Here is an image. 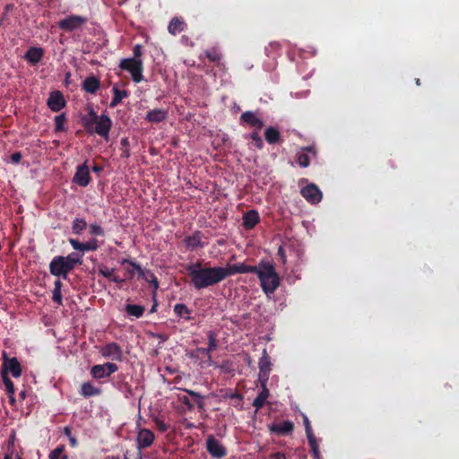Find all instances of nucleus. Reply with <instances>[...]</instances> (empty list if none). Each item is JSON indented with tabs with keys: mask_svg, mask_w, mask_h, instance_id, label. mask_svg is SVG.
<instances>
[{
	"mask_svg": "<svg viewBox=\"0 0 459 459\" xmlns=\"http://www.w3.org/2000/svg\"><path fill=\"white\" fill-rule=\"evenodd\" d=\"M208 336V349L214 351L217 349L218 342L217 335L213 331H209L207 333Z\"/></svg>",
	"mask_w": 459,
	"mask_h": 459,
	"instance_id": "a18cd8bd",
	"label": "nucleus"
},
{
	"mask_svg": "<svg viewBox=\"0 0 459 459\" xmlns=\"http://www.w3.org/2000/svg\"><path fill=\"white\" fill-rule=\"evenodd\" d=\"M64 434L66 435L68 441H70V445L73 448H75L77 446L76 437L72 434V429L70 427L64 428Z\"/></svg>",
	"mask_w": 459,
	"mask_h": 459,
	"instance_id": "09e8293b",
	"label": "nucleus"
},
{
	"mask_svg": "<svg viewBox=\"0 0 459 459\" xmlns=\"http://www.w3.org/2000/svg\"><path fill=\"white\" fill-rule=\"evenodd\" d=\"M307 152H312L313 155H316L312 147H307L304 149V151L298 152L296 155V162L301 168H307L309 166L310 160Z\"/></svg>",
	"mask_w": 459,
	"mask_h": 459,
	"instance_id": "c85d7f7f",
	"label": "nucleus"
},
{
	"mask_svg": "<svg viewBox=\"0 0 459 459\" xmlns=\"http://www.w3.org/2000/svg\"><path fill=\"white\" fill-rule=\"evenodd\" d=\"M129 147V139L122 138L121 139V148Z\"/></svg>",
	"mask_w": 459,
	"mask_h": 459,
	"instance_id": "774afa93",
	"label": "nucleus"
},
{
	"mask_svg": "<svg viewBox=\"0 0 459 459\" xmlns=\"http://www.w3.org/2000/svg\"><path fill=\"white\" fill-rule=\"evenodd\" d=\"M303 423L305 428V434H307V440L316 439V436L313 433L312 427L310 426L307 416L303 415Z\"/></svg>",
	"mask_w": 459,
	"mask_h": 459,
	"instance_id": "37998d69",
	"label": "nucleus"
},
{
	"mask_svg": "<svg viewBox=\"0 0 459 459\" xmlns=\"http://www.w3.org/2000/svg\"><path fill=\"white\" fill-rule=\"evenodd\" d=\"M247 137L253 140V144L255 147H256L257 150L263 149V139L259 135L258 131H254V133L250 134L248 136L246 135V138Z\"/></svg>",
	"mask_w": 459,
	"mask_h": 459,
	"instance_id": "79ce46f5",
	"label": "nucleus"
},
{
	"mask_svg": "<svg viewBox=\"0 0 459 459\" xmlns=\"http://www.w3.org/2000/svg\"><path fill=\"white\" fill-rule=\"evenodd\" d=\"M154 433L145 428H143L137 431L136 445L138 452H142L143 448L150 447L154 442Z\"/></svg>",
	"mask_w": 459,
	"mask_h": 459,
	"instance_id": "ddd939ff",
	"label": "nucleus"
},
{
	"mask_svg": "<svg viewBox=\"0 0 459 459\" xmlns=\"http://www.w3.org/2000/svg\"><path fill=\"white\" fill-rule=\"evenodd\" d=\"M259 222V214L255 210H249L242 217V226L246 230H251Z\"/></svg>",
	"mask_w": 459,
	"mask_h": 459,
	"instance_id": "412c9836",
	"label": "nucleus"
},
{
	"mask_svg": "<svg viewBox=\"0 0 459 459\" xmlns=\"http://www.w3.org/2000/svg\"><path fill=\"white\" fill-rule=\"evenodd\" d=\"M257 270L258 265H247L244 263H237L234 264H228L225 267H221V271L225 273L226 278L238 273H255Z\"/></svg>",
	"mask_w": 459,
	"mask_h": 459,
	"instance_id": "1a4fd4ad",
	"label": "nucleus"
},
{
	"mask_svg": "<svg viewBox=\"0 0 459 459\" xmlns=\"http://www.w3.org/2000/svg\"><path fill=\"white\" fill-rule=\"evenodd\" d=\"M48 108L54 112H59L65 106V101L63 93L59 91H55L50 93L47 101Z\"/></svg>",
	"mask_w": 459,
	"mask_h": 459,
	"instance_id": "a211bd4d",
	"label": "nucleus"
},
{
	"mask_svg": "<svg viewBox=\"0 0 459 459\" xmlns=\"http://www.w3.org/2000/svg\"><path fill=\"white\" fill-rule=\"evenodd\" d=\"M168 117V110L162 108L151 109L146 114V120L150 123H160Z\"/></svg>",
	"mask_w": 459,
	"mask_h": 459,
	"instance_id": "b1692460",
	"label": "nucleus"
},
{
	"mask_svg": "<svg viewBox=\"0 0 459 459\" xmlns=\"http://www.w3.org/2000/svg\"><path fill=\"white\" fill-rule=\"evenodd\" d=\"M22 158L21 152H14L10 155V162L17 165L22 160Z\"/></svg>",
	"mask_w": 459,
	"mask_h": 459,
	"instance_id": "6e6d98bb",
	"label": "nucleus"
},
{
	"mask_svg": "<svg viewBox=\"0 0 459 459\" xmlns=\"http://www.w3.org/2000/svg\"><path fill=\"white\" fill-rule=\"evenodd\" d=\"M55 257L59 260H63V262L68 263L73 266H76L82 263V255L78 253H70L68 255H56Z\"/></svg>",
	"mask_w": 459,
	"mask_h": 459,
	"instance_id": "f704fd0d",
	"label": "nucleus"
},
{
	"mask_svg": "<svg viewBox=\"0 0 459 459\" xmlns=\"http://www.w3.org/2000/svg\"><path fill=\"white\" fill-rule=\"evenodd\" d=\"M63 284L60 281V279L55 281L54 282V290H52V301L56 303L59 306H63V294H61V287Z\"/></svg>",
	"mask_w": 459,
	"mask_h": 459,
	"instance_id": "473e14b6",
	"label": "nucleus"
},
{
	"mask_svg": "<svg viewBox=\"0 0 459 459\" xmlns=\"http://www.w3.org/2000/svg\"><path fill=\"white\" fill-rule=\"evenodd\" d=\"M74 268L75 265L63 262V260L56 257L52 258L50 264H48V271H50L51 275L65 280L68 278V273Z\"/></svg>",
	"mask_w": 459,
	"mask_h": 459,
	"instance_id": "39448f33",
	"label": "nucleus"
},
{
	"mask_svg": "<svg viewBox=\"0 0 459 459\" xmlns=\"http://www.w3.org/2000/svg\"><path fill=\"white\" fill-rule=\"evenodd\" d=\"M118 367L117 364L112 362H106L104 364H97L90 368V376L93 379L100 380L105 377H108L111 374L117 372Z\"/></svg>",
	"mask_w": 459,
	"mask_h": 459,
	"instance_id": "423d86ee",
	"label": "nucleus"
},
{
	"mask_svg": "<svg viewBox=\"0 0 459 459\" xmlns=\"http://www.w3.org/2000/svg\"><path fill=\"white\" fill-rule=\"evenodd\" d=\"M184 392L188 394V395L192 396V398L195 399L197 407H199L200 410H204V397L199 393H196L191 389H183Z\"/></svg>",
	"mask_w": 459,
	"mask_h": 459,
	"instance_id": "58836bf2",
	"label": "nucleus"
},
{
	"mask_svg": "<svg viewBox=\"0 0 459 459\" xmlns=\"http://www.w3.org/2000/svg\"><path fill=\"white\" fill-rule=\"evenodd\" d=\"M113 99L110 100L109 107L116 108L124 99L129 97V92L126 90H120L117 85L113 86Z\"/></svg>",
	"mask_w": 459,
	"mask_h": 459,
	"instance_id": "bb28decb",
	"label": "nucleus"
},
{
	"mask_svg": "<svg viewBox=\"0 0 459 459\" xmlns=\"http://www.w3.org/2000/svg\"><path fill=\"white\" fill-rule=\"evenodd\" d=\"M278 255L280 258H281L282 263L285 264L287 262V258L285 257V253L282 246L279 247Z\"/></svg>",
	"mask_w": 459,
	"mask_h": 459,
	"instance_id": "0e129e2a",
	"label": "nucleus"
},
{
	"mask_svg": "<svg viewBox=\"0 0 459 459\" xmlns=\"http://www.w3.org/2000/svg\"><path fill=\"white\" fill-rule=\"evenodd\" d=\"M300 195L311 204H317L322 199L321 190L315 184H309L300 188Z\"/></svg>",
	"mask_w": 459,
	"mask_h": 459,
	"instance_id": "9b49d317",
	"label": "nucleus"
},
{
	"mask_svg": "<svg viewBox=\"0 0 459 459\" xmlns=\"http://www.w3.org/2000/svg\"><path fill=\"white\" fill-rule=\"evenodd\" d=\"M205 448L213 458H221L226 455V448L212 435H209L205 440Z\"/></svg>",
	"mask_w": 459,
	"mask_h": 459,
	"instance_id": "f8f14e48",
	"label": "nucleus"
},
{
	"mask_svg": "<svg viewBox=\"0 0 459 459\" xmlns=\"http://www.w3.org/2000/svg\"><path fill=\"white\" fill-rule=\"evenodd\" d=\"M179 400L181 403H183V404L186 405L188 410H193L194 406L187 396L180 397Z\"/></svg>",
	"mask_w": 459,
	"mask_h": 459,
	"instance_id": "13d9d810",
	"label": "nucleus"
},
{
	"mask_svg": "<svg viewBox=\"0 0 459 459\" xmlns=\"http://www.w3.org/2000/svg\"><path fill=\"white\" fill-rule=\"evenodd\" d=\"M2 374L12 375L14 378L22 376V366L16 357L8 358L5 351L2 352Z\"/></svg>",
	"mask_w": 459,
	"mask_h": 459,
	"instance_id": "0eeeda50",
	"label": "nucleus"
},
{
	"mask_svg": "<svg viewBox=\"0 0 459 459\" xmlns=\"http://www.w3.org/2000/svg\"><path fill=\"white\" fill-rule=\"evenodd\" d=\"M2 381H4L6 394L11 396L14 395V385L13 382L10 379L9 376L6 374H2Z\"/></svg>",
	"mask_w": 459,
	"mask_h": 459,
	"instance_id": "a19ab883",
	"label": "nucleus"
},
{
	"mask_svg": "<svg viewBox=\"0 0 459 459\" xmlns=\"http://www.w3.org/2000/svg\"><path fill=\"white\" fill-rule=\"evenodd\" d=\"M101 394V389L96 385H94L91 382H84L81 385L80 394L84 398H90L92 396H100Z\"/></svg>",
	"mask_w": 459,
	"mask_h": 459,
	"instance_id": "4be33fe9",
	"label": "nucleus"
},
{
	"mask_svg": "<svg viewBox=\"0 0 459 459\" xmlns=\"http://www.w3.org/2000/svg\"><path fill=\"white\" fill-rule=\"evenodd\" d=\"M174 312L179 318H184L186 321L191 319V310L185 304H176Z\"/></svg>",
	"mask_w": 459,
	"mask_h": 459,
	"instance_id": "c9c22d12",
	"label": "nucleus"
},
{
	"mask_svg": "<svg viewBox=\"0 0 459 459\" xmlns=\"http://www.w3.org/2000/svg\"><path fill=\"white\" fill-rule=\"evenodd\" d=\"M110 281H113L115 283H123L125 282V279L124 278H121L117 275H114L112 276V278L108 279Z\"/></svg>",
	"mask_w": 459,
	"mask_h": 459,
	"instance_id": "338daca9",
	"label": "nucleus"
},
{
	"mask_svg": "<svg viewBox=\"0 0 459 459\" xmlns=\"http://www.w3.org/2000/svg\"><path fill=\"white\" fill-rule=\"evenodd\" d=\"M14 437V436H13ZM14 455V442L13 438H11V440L8 443V446H6V453L4 455V459H13Z\"/></svg>",
	"mask_w": 459,
	"mask_h": 459,
	"instance_id": "603ef678",
	"label": "nucleus"
},
{
	"mask_svg": "<svg viewBox=\"0 0 459 459\" xmlns=\"http://www.w3.org/2000/svg\"><path fill=\"white\" fill-rule=\"evenodd\" d=\"M121 157L124 159H129V157H130L129 147L121 148Z\"/></svg>",
	"mask_w": 459,
	"mask_h": 459,
	"instance_id": "e2e57ef3",
	"label": "nucleus"
},
{
	"mask_svg": "<svg viewBox=\"0 0 459 459\" xmlns=\"http://www.w3.org/2000/svg\"><path fill=\"white\" fill-rule=\"evenodd\" d=\"M139 277H141L143 280L150 283L152 288H153L154 291L159 289V281L157 280L154 273L149 270L145 269L141 273L138 274Z\"/></svg>",
	"mask_w": 459,
	"mask_h": 459,
	"instance_id": "7c9ffc66",
	"label": "nucleus"
},
{
	"mask_svg": "<svg viewBox=\"0 0 459 459\" xmlns=\"http://www.w3.org/2000/svg\"><path fill=\"white\" fill-rule=\"evenodd\" d=\"M86 22V18L80 15H70L58 22L59 29L71 32L79 30Z\"/></svg>",
	"mask_w": 459,
	"mask_h": 459,
	"instance_id": "6e6552de",
	"label": "nucleus"
},
{
	"mask_svg": "<svg viewBox=\"0 0 459 459\" xmlns=\"http://www.w3.org/2000/svg\"><path fill=\"white\" fill-rule=\"evenodd\" d=\"M64 446H59L51 450L48 454V459H60L63 457Z\"/></svg>",
	"mask_w": 459,
	"mask_h": 459,
	"instance_id": "8fccbe9b",
	"label": "nucleus"
},
{
	"mask_svg": "<svg viewBox=\"0 0 459 459\" xmlns=\"http://www.w3.org/2000/svg\"><path fill=\"white\" fill-rule=\"evenodd\" d=\"M100 88V81L95 76H89L82 82V89L89 94H96Z\"/></svg>",
	"mask_w": 459,
	"mask_h": 459,
	"instance_id": "393cba45",
	"label": "nucleus"
},
{
	"mask_svg": "<svg viewBox=\"0 0 459 459\" xmlns=\"http://www.w3.org/2000/svg\"><path fill=\"white\" fill-rule=\"evenodd\" d=\"M90 234L92 236H103V230L100 224L91 223L89 226Z\"/></svg>",
	"mask_w": 459,
	"mask_h": 459,
	"instance_id": "3c124183",
	"label": "nucleus"
},
{
	"mask_svg": "<svg viewBox=\"0 0 459 459\" xmlns=\"http://www.w3.org/2000/svg\"><path fill=\"white\" fill-rule=\"evenodd\" d=\"M118 68L130 74L131 80L134 83H140L143 82V60L137 58H124L121 59Z\"/></svg>",
	"mask_w": 459,
	"mask_h": 459,
	"instance_id": "20e7f679",
	"label": "nucleus"
},
{
	"mask_svg": "<svg viewBox=\"0 0 459 459\" xmlns=\"http://www.w3.org/2000/svg\"><path fill=\"white\" fill-rule=\"evenodd\" d=\"M70 244L73 247V249L84 253V245L83 242H81L77 239H70Z\"/></svg>",
	"mask_w": 459,
	"mask_h": 459,
	"instance_id": "5fc2aeb1",
	"label": "nucleus"
},
{
	"mask_svg": "<svg viewBox=\"0 0 459 459\" xmlns=\"http://www.w3.org/2000/svg\"><path fill=\"white\" fill-rule=\"evenodd\" d=\"M255 274L257 275L259 282H261L263 292L269 298L273 295L280 286V277L275 271L274 264L265 260L260 261Z\"/></svg>",
	"mask_w": 459,
	"mask_h": 459,
	"instance_id": "f03ea898",
	"label": "nucleus"
},
{
	"mask_svg": "<svg viewBox=\"0 0 459 459\" xmlns=\"http://www.w3.org/2000/svg\"><path fill=\"white\" fill-rule=\"evenodd\" d=\"M222 396H224V398L226 399H234L239 397V395L237 393L231 390L226 391L225 394H223Z\"/></svg>",
	"mask_w": 459,
	"mask_h": 459,
	"instance_id": "680f3d73",
	"label": "nucleus"
},
{
	"mask_svg": "<svg viewBox=\"0 0 459 459\" xmlns=\"http://www.w3.org/2000/svg\"><path fill=\"white\" fill-rule=\"evenodd\" d=\"M240 122L242 125H246L254 128L255 131H259L264 126L263 119L253 111H246L242 113L240 117Z\"/></svg>",
	"mask_w": 459,
	"mask_h": 459,
	"instance_id": "2eb2a0df",
	"label": "nucleus"
},
{
	"mask_svg": "<svg viewBox=\"0 0 459 459\" xmlns=\"http://www.w3.org/2000/svg\"><path fill=\"white\" fill-rule=\"evenodd\" d=\"M212 352V350L208 348L199 347L192 351L190 353V358L195 359L200 356H204L207 358V365L212 366V357H211V353Z\"/></svg>",
	"mask_w": 459,
	"mask_h": 459,
	"instance_id": "2f4dec72",
	"label": "nucleus"
},
{
	"mask_svg": "<svg viewBox=\"0 0 459 459\" xmlns=\"http://www.w3.org/2000/svg\"><path fill=\"white\" fill-rule=\"evenodd\" d=\"M65 116L64 113L55 117V130H56V132H63L65 130Z\"/></svg>",
	"mask_w": 459,
	"mask_h": 459,
	"instance_id": "c03bdc74",
	"label": "nucleus"
},
{
	"mask_svg": "<svg viewBox=\"0 0 459 459\" xmlns=\"http://www.w3.org/2000/svg\"><path fill=\"white\" fill-rule=\"evenodd\" d=\"M269 430L271 433H274L279 436L290 435L293 431V423L290 420H284L279 423H272L269 425Z\"/></svg>",
	"mask_w": 459,
	"mask_h": 459,
	"instance_id": "6ab92c4d",
	"label": "nucleus"
},
{
	"mask_svg": "<svg viewBox=\"0 0 459 459\" xmlns=\"http://www.w3.org/2000/svg\"><path fill=\"white\" fill-rule=\"evenodd\" d=\"M269 459H287V457L283 453L278 452L271 455Z\"/></svg>",
	"mask_w": 459,
	"mask_h": 459,
	"instance_id": "69168bd1",
	"label": "nucleus"
},
{
	"mask_svg": "<svg viewBox=\"0 0 459 459\" xmlns=\"http://www.w3.org/2000/svg\"><path fill=\"white\" fill-rule=\"evenodd\" d=\"M203 238L204 234L200 230H195L192 235L185 237L183 243L188 250L204 248L205 247V243Z\"/></svg>",
	"mask_w": 459,
	"mask_h": 459,
	"instance_id": "dca6fc26",
	"label": "nucleus"
},
{
	"mask_svg": "<svg viewBox=\"0 0 459 459\" xmlns=\"http://www.w3.org/2000/svg\"><path fill=\"white\" fill-rule=\"evenodd\" d=\"M113 273L114 269H109L106 266H101L100 269H98V274L102 275L108 279H110L112 276H114Z\"/></svg>",
	"mask_w": 459,
	"mask_h": 459,
	"instance_id": "864d4df0",
	"label": "nucleus"
},
{
	"mask_svg": "<svg viewBox=\"0 0 459 459\" xmlns=\"http://www.w3.org/2000/svg\"><path fill=\"white\" fill-rule=\"evenodd\" d=\"M186 271L195 290H204L226 279L221 266L203 267L200 263H195L187 265Z\"/></svg>",
	"mask_w": 459,
	"mask_h": 459,
	"instance_id": "f257e3e1",
	"label": "nucleus"
},
{
	"mask_svg": "<svg viewBox=\"0 0 459 459\" xmlns=\"http://www.w3.org/2000/svg\"><path fill=\"white\" fill-rule=\"evenodd\" d=\"M100 352L101 357L111 360L121 361L123 359L122 348L115 342H109L100 347Z\"/></svg>",
	"mask_w": 459,
	"mask_h": 459,
	"instance_id": "9d476101",
	"label": "nucleus"
},
{
	"mask_svg": "<svg viewBox=\"0 0 459 459\" xmlns=\"http://www.w3.org/2000/svg\"><path fill=\"white\" fill-rule=\"evenodd\" d=\"M186 29V23L182 18L175 17L172 18L168 25V31L172 35H177L184 31Z\"/></svg>",
	"mask_w": 459,
	"mask_h": 459,
	"instance_id": "a878e982",
	"label": "nucleus"
},
{
	"mask_svg": "<svg viewBox=\"0 0 459 459\" xmlns=\"http://www.w3.org/2000/svg\"><path fill=\"white\" fill-rule=\"evenodd\" d=\"M262 390L258 393L256 398L254 399L253 406L256 408V410H260L263 408L264 403H266V399L270 395V392L266 387V383H261Z\"/></svg>",
	"mask_w": 459,
	"mask_h": 459,
	"instance_id": "cd10ccee",
	"label": "nucleus"
},
{
	"mask_svg": "<svg viewBox=\"0 0 459 459\" xmlns=\"http://www.w3.org/2000/svg\"><path fill=\"white\" fill-rule=\"evenodd\" d=\"M271 50H273L275 52H278L279 49H280V44L277 43V42H272L268 48H266V52H267V55H270L268 52Z\"/></svg>",
	"mask_w": 459,
	"mask_h": 459,
	"instance_id": "052dcab7",
	"label": "nucleus"
},
{
	"mask_svg": "<svg viewBox=\"0 0 459 459\" xmlns=\"http://www.w3.org/2000/svg\"><path fill=\"white\" fill-rule=\"evenodd\" d=\"M121 265L126 266V273L128 278L132 279L134 275L141 273L144 269L139 264L130 259H122Z\"/></svg>",
	"mask_w": 459,
	"mask_h": 459,
	"instance_id": "5701e85b",
	"label": "nucleus"
},
{
	"mask_svg": "<svg viewBox=\"0 0 459 459\" xmlns=\"http://www.w3.org/2000/svg\"><path fill=\"white\" fill-rule=\"evenodd\" d=\"M134 56L131 58L142 59L143 47L142 45H134L133 49Z\"/></svg>",
	"mask_w": 459,
	"mask_h": 459,
	"instance_id": "4d7b16f0",
	"label": "nucleus"
},
{
	"mask_svg": "<svg viewBox=\"0 0 459 459\" xmlns=\"http://www.w3.org/2000/svg\"><path fill=\"white\" fill-rule=\"evenodd\" d=\"M113 385L115 388H117L118 391H120L121 394H125V396L126 398H129L132 396V390H131V386L128 382H126L123 379H118L114 382Z\"/></svg>",
	"mask_w": 459,
	"mask_h": 459,
	"instance_id": "72a5a7b5",
	"label": "nucleus"
},
{
	"mask_svg": "<svg viewBox=\"0 0 459 459\" xmlns=\"http://www.w3.org/2000/svg\"><path fill=\"white\" fill-rule=\"evenodd\" d=\"M125 310L126 315L140 318L143 316L144 307L142 305H126Z\"/></svg>",
	"mask_w": 459,
	"mask_h": 459,
	"instance_id": "e433bc0d",
	"label": "nucleus"
},
{
	"mask_svg": "<svg viewBox=\"0 0 459 459\" xmlns=\"http://www.w3.org/2000/svg\"><path fill=\"white\" fill-rule=\"evenodd\" d=\"M86 228V221L83 218H75L72 223V230L74 234H81Z\"/></svg>",
	"mask_w": 459,
	"mask_h": 459,
	"instance_id": "4c0bfd02",
	"label": "nucleus"
},
{
	"mask_svg": "<svg viewBox=\"0 0 459 459\" xmlns=\"http://www.w3.org/2000/svg\"><path fill=\"white\" fill-rule=\"evenodd\" d=\"M90 171L86 161L77 167L73 182L80 186L86 187L90 183Z\"/></svg>",
	"mask_w": 459,
	"mask_h": 459,
	"instance_id": "f3484780",
	"label": "nucleus"
},
{
	"mask_svg": "<svg viewBox=\"0 0 459 459\" xmlns=\"http://www.w3.org/2000/svg\"><path fill=\"white\" fill-rule=\"evenodd\" d=\"M43 56L44 50L42 48L30 47L27 49L25 55H23V58H25L26 62L30 65H35L42 60Z\"/></svg>",
	"mask_w": 459,
	"mask_h": 459,
	"instance_id": "aec40b11",
	"label": "nucleus"
},
{
	"mask_svg": "<svg viewBox=\"0 0 459 459\" xmlns=\"http://www.w3.org/2000/svg\"><path fill=\"white\" fill-rule=\"evenodd\" d=\"M180 41L182 44H184L185 46H190V47H193L194 46V43L193 41L191 40L190 38H188L187 36L186 35H183L181 36L180 38Z\"/></svg>",
	"mask_w": 459,
	"mask_h": 459,
	"instance_id": "bf43d9fd",
	"label": "nucleus"
},
{
	"mask_svg": "<svg viewBox=\"0 0 459 459\" xmlns=\"http://www.w3.org/2000/svg\"><path fill=\"white\" fill-rule=\"evenodd\" d=\"M84 252L96 251L99 247V243L96 238H91L86 242H83Z\"/></svg>",
	"mask_w": 459,
	"mask_h": 459,
	"instance_id": "de8ad7c7",
	"label": "nucleus"
},
{
	"mask_svg": "<svg viewBox=\"0 0 459 459\" xmlns=\"http://www.w3.org/2000/svg\"><path fill=\"white\" fill-rule=\"evenodd\" d=\"M205 56L212 62H220L221 54L216 48H212L204 51Z\"/></svg>",
	"mask_w": 459,
	"mask_h": 459,
	"instance_id": "ea45409f",
	"label": "nucleus"
},
{
	"mask_svg": "<svg viewBox=\"0 0 459 459\" xmlns=\"http://www.w3.org/2000/svg\"><path fill=\"white\" fill-rule=\"evenodd\" d=\"M83 126L89 134H97L108 140L111 127V119L106 114L97 116L93 109H90L88 117L83 118Z\"/></svg>",
	"mask_w": 459,
	"mask_h": 459,
	"instance_id": "7ed1b4c3",
	"label": "nucleus"
},
{
	"mask_svg": "<svg viewBox=\"0 0 459 459\" xmlns=\"http://www.w3.org/2000/svg\"><path fill=\"white\" fill-rule=\"evenodd\" d=\"M265 136L266 143L270 144H275L281 142V134L279 129L274 126H270L265 129Z\"/></svg>",
	"mask_w": 459,
	"mask_h": 459,
	"instance_id": "c756f323",
	"label": "nucleus"
},
{
	"mask_svg": "<svg viewBox=\"0 0 459 459\" xmlns=\"http://www.w3.org/2000/svg\"><path fill=\"white\" fill-rule=\"evenodd\" d=\"M258 380L261 383H267L268 377H270L271 372V359L267 355L266 350H263V354L261 359L258 361Z\"/></svg>",
	"mask_w": 459,
	"mask_h": 459,
	"instance_id": "4468645a",
	"label": "nucleus"
},
{
	"mask_svg": "<svg viewBox=\"0 0 459 459\" xmlns=\"http://www.w3.org/2000/svg\"><path fill=\"white\" fill-rule=\"evenodd\" d=\"M309 447H311V452L313 458L320 459V450H318V444L316 439L307 440Z\"/></svg>",
	"mask_w": 459,
	"mask_h": 459,
	"instance_id": "49530a36",
	"label": "nucleus"
}]
</instances>
